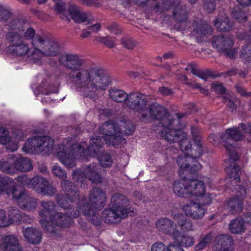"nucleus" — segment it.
Returning <instances> with one entry per match:
<instances>
[{
    "instance_id": "obj_29",
    "label": "nucleus",
    "mask_w": 251,
    "mask_h": 251,
    "mask_svg": "<svg viewBox=\"0 0 251 251\" xmlns=\"http://www.w3.org/2000/svg\"><path fill=\"white\" fill-rule=\"evenodd\" d=\"M173 218L183 232H189L194 230V226L192 221L187 218L182 213L173 215Z\"/></svg>"
},
{
    "instance_id": "obj_52",
    "label": "nucleus",
    "mask_w": 251,
    "mask_h": 251,
    "mask_svg": "<svg viewBox=\"0 0 251 251\" xmlns=\"http://www.w3.org/2000/svg\"><path fill=\"white\" fill-rule=\"evenodd\" d=\"M56 193V190L54 187L50 185L47 180V183L45 186L43 187L39 193L42 194L44 196L51 197Z\"/></svg>"
},
{
    "instance_id": "obj_45",
    "label": "nucleus",
    "mask_w": 251,
    "mask_h": 251,
    "mask_svg": "<svg viewBox=\"0 0 251 251\" xmlns=\"http://www.w3.org/2000/svg\"><path fill=\"white\" fill-rule=\"evenodd\" d=\"M8 42L11 43V46L18 45L24 43L23 39L19 33L16 32H9L6 34Z\"/></svg>"
},
{
    "instance_id": "obj_23",
    "label": "nucleus",
    "mask_w": 251,
    "mask_h": 251,
    "mask_svg": "<svg viewBox=\"0 0 251 251\" xmlns=\"http://www.w3.org/2000/svg\"><path fill=\"white\" fill-rule=\"evenodd\" d=\"M0 248L3 251H22L18 239L12 235L4 236L1 239Z\"/></svg>"
},
{
    "instance_id": "obj_64",
    "label": "nucleus",
    "mask_w": 251,
    "mask_h": 251,
    "mask_svg": "<svg viewBox=\"0 0 251 251\" xmlns=\"http://www.w3.org/2000/svg\"><path fill=\"white\" fill-rule=\"evenodd\" d=\"M151 251H169V246L166 247L161 242H157L152 245Z\"/></svg>"
},
{
    "instance_id": "obj_46",
    "label": "nucleus",
    "mask_w": 251,
    "mask_h": 251,
    "mask_svg": "<svg viewBox=\"0 0 251 251\" xmlns=\"http://www.w3.org/2000/svg\"><path fill=\"white\" fill-rule=\"evenodd\" d=\"M26 22L22 20L13 19L9 24V26L11 30L24 31L25 27Z\"/></svg>"
},
{
    "instance_id": "obj_42",
    "label": "nucleus",
    "mask_w": 251,
    "mask_h": 251,
    "mask_svg": "<svg viewBox=\"0 0 251 251\" xmlns=\"http://www.w3.org/2000/svg\"><path fill=\"white\" fill-rule=\"evenodd\" d=\"M14 160L10 159L7 161H0V170L5 173L13 174L15 173Z\"/></svg>"
},
{
    "instance_id": "obj_40",
    "label": "nucleus",
    "mask_w": 251,
    "mask_h": 251,
    "mask_svg": "<svg viewBox=\"0 0 251 251\" xmlns=\"http://www.w3.org/2000/svg\"><path fill=\"white\" fill-rule=\"evenodd\" d=\"M174 17L178 23L182 24L187 20V12L180 5L176 6L173 11Z\"/></svg>"
},
{
    "instance_id": "obj_55",
    "label": "nucleus",
    "mask_w": 251,
    "mask_h": 251,
    "mask_svg": "<svg viewBox=\"0 0 251 251\" xmlns=\"http://www.w3.org/2000/svg\"><path fill=\"white\" fill-rule=\"evenodd\" d=\"M9 131L4 127H0V143L6 145L10 141Z\"/></svg>"
},
{
    "instance_id": "obj_27",
    "label": "nucleus",
    "mask_w": 251,
    "mask_h": 251,
    "mask_svg": "<svg viewBox=\"0 0 251 251\" xmlns=\"http://www.w3.org/2000/svg\"><path fill=\"white\" fill-rule=\"evenodd\" d=\"M212 32V27L204 23L198 25L194 28L191 34L198 42H200L203 41V37L211 35Z\"/></svg>"
},
{
    "instance_id": "obj_62",
    "label": "nucleus",
    "mask_w": 251,
    "mask_h": 251,
    "mask_svg": "<svg viewBox=\"0 0 251 251\" xmlns=\"http://www.w3.org/2000/svg\"><path fill=\"white\" fill-rule=\"evenodd\" d=\"M211 89L213 91L221 94H225L226 91L223 84L219 82L212 84Z\"/></svg>"
},
{
    "instance_id": "obj_43",
    "label": "nucleus",
    "mask_w": 251,
    "mask_h": 251,
    "mask_svg": "<svg viewBox=\"0 0 251 251\" xmlns=\"http://www.w3.org/2000/svg\"><path fill=\"white\" fill-rule=\"evenodd\" d=\"M119 126L121 130L120 133L121 135L122 134L131 135L134 131V126L130 121H122Z\"/></svg>"
},
{
    "instance_id": "obj_15",
    "label": "nucleus",
    "mask_w": 251,
    "mask_h": 251,
    "mask_svg": "<svg viewBox=\"0 0 251 251\" xmlns=\"http://www.w3.org/2000/svg\"><path fill=\"white\" fill-rule=\"evenodd\" d=\"M13 198L17 201L19 206L22 209L27 211H32L36 208L37 202L36 199L25 191L18 192L13 189Z\"/></svg>"
},
{
    "instance_id": "obj_37",
    "label": "nucleus",
    "mask_w": 251,
    "mask_h": 251,
    "mask_svg": "<svg viewBox=\"0 0 251 251\" xmlns=\"http://www.w3.org/2000/svg\"><path fill=\"white\" fill-rule=\"evenodd\" d=\"M12 182V179L7 176H0V190L1 193L9 194L11 192L12 193L14 188L17 190L14 185H11Z\"/></svg>"
},
{
    "instance_id": "obj_53",
    "label": "nucleus",
    "mask_w": 251,
    "mask_h": 251,
    "mask_svg": "<svg viewBox=\"0 0 251 251\" xmlns=\"http://www.w3.org/2000/svg\"><path fill=\"white\" fill-rule=\"evenodd\" d=\"M66 9V5L64 2L62 1V0L59 2H57L55 4V9L57 12L59 14H62V15L61 17V18L62 20H66L68 22H70L71 20L70 19L66 16L65 13Z\"/></svg>"
},
{
    "instance_id": "obj_60",
    "label": "nucleus",
    "mask_w": 251,
    "mask_h": 251,
    "mask_svg": "<svg viewBox=\"0 0 251 251\" xmlns=\"http://www.w3.org/2000/svg\"><path fill=\"white\" fill-rule=\"evenodd\" d=\"M10 12L7 9L0 6V22H6L10 17Z\"/></svg>"
},
{
    "instance_id": "obj_35",
    "label": "nucleus",
    "mask_w": 251,
    "mask_h": 251,
    "mask_svg": "<svg viewBox=\"0 0 251 251\" xmlns=\"http://www.w3.org/2000/svg\"><path fill=\"white\" fill-rule=\"evenodd\" d=\"M230 231L233 234H241L245 230L244 221L242 218H237L231 221L229 225Z\"/></svg>"
},
{
    "instance_id": "obj_6",
    "label": "nucleus",
    "mask_w": 251,
    "mask_h": 251,
    "mask_svg": "<svg viewBox=\"0 0 251 251\" xmlns=\"http://www.w3.org/2000/svg\"><path fill=\"white\" fill-rule=\"evenodd\" d=\"M191 132L196 149L194 153L192 152V156L185 154L178 157L177 163L180 168L179 173H181V171H186L193 174L198 171L201 168V165L196 159L202 154L201 136L199 132L195 127H192L191 128Z\"/></svg>"
},
{
    "instance_id": "obj_21",
    "label": "nucleus",
    "mask_w": 251,
    "mask_h": 251,
    "mask_svg": "<svg viewBox=\"0 0 251 251\" xmlns=\"http://www.w3.org/2000/svg\"><path fill=\"white\" fill-rule=\"evenodd\" d=\"M156 227L160 232L169 234L173 238L174 233L178 231L176 229V225L173 221L167 218H162L158 220L156 222Z\"/></svg>"
},
{
    "instance_id": "obj_9",
    "label": "nucleus",
    "mask_w": 251,
    "mask_h": 251,
    "mask_svg": "<svg viewBox=\"0 0 251 251\" xmlns=\"http://www.w3.org/2000/svg\"><path fill=\"white\" fill-rule=\"evenodd\" d=\"M100 132L106 136L103 140L107 144L118 146L125 141L121 135L120 126L115 122L109 120L103 123L99 128Z\"/></svg>"
},
{
    "instance_id": "obj_20",
    "label": "nucleus",
    "mask_w": 251,
    "mask_h": 251,
    "mask_svg": "<svg viewBox=\"0 0 251 251\" xmlns=\"http://www.w3.org/2000/svg\"><path fill=\"white\" fill-rule=\"evenodd\" d=\"M234 241L229 235H217L214 240L216 251H233L232 245Z\"/></svg>"
},
{
    "instance_id": "obj_13",
    "label": "nucleus",
    "mask_w": 251,
    "mask_h": 251,
    "mask_svg": "<svg viewBox=\"0 0 251 251\" xmlns=\"http://www.w3.org/2000/svg\"><path fill=\"white\" fill-rule=\"evenodd\" d=\"M79 210H68L67 212H55L49 217L50 222L54 225L60 227H68L73 223L72 218H76L79 216Z\"/></svg>"
},
{
    "instance_id": "obj_2",
    "label": "nucleus",
    "mask_w": 251,
    "mask_h": 251,
    "mask_svg": "<svg viewBox=\"0 0 251 251\" xmlns=\"http://www.w3.org/2000/svg\"><path fill=\"white\" fill-rule=\"evenodd\" d=\"M75 136L72 135L63 140L62 144L55 147V153L59 161L67 168H71L75 166V159H85L87 157L86 153L90 156H99L104 151L103 138L96 136L92 138L89 145L85 150L86 143H76Z\"/></svg>"
},
{
    "instance_id": "obj_31",
    "label": "nucleus",
    "mask_w": 251,
    "mask_h": 251,
    "mask_svg": "<svg viewBox=\"0 0 251 251\" xmlns=\"http://www.w3.org/2000/svg\"><path fill=\"white\" fill-rule=\"evenodd\" d=\"M177 246L188 247L192 246L194 244L193 237L188 235H182L178 230L174 234L173 237Z\"/></svg>"
},
{
    "instance_id": "obj_39",
    "label": "nucleus",
    "mask_w": 251,
    "mask_h": 251,
    "mask_svg": "<svg viewBox=\"0 0 251 251\" xmlns=\"http://www.w3.org/2000/svg\"><path fill=\"white\" fill-rule=\"evenodd\" d=\"M47 183V180L46 178L37 176L31 178L30 187L39 193Z\"/></svg>"
},
{
    "instance_id": "obj_14",
    "label": "nucleus",
    "mask_w": 251,
    "mask_h": 251,
    "mask_svg": "<svg viewBox=\"0 0 251 251\" xmlns=\"http://www.w3.org/2000/svg\"><path fill=\"white\" fill-rule=\"evenodd\" d=\"M237 189L238 194L227 201L224 206V208L232 214H235L242 211L243 199L246 194L245 189L242 186H238Z\"/></svg>"
},
{
    "instance_id": "obj_8",
    "label": "nucleus",
    "mask_w": 251,
    "mask_h": 251,
    "mask_svg": "<svg viewBox=\"0 0 251 251\" xmlns=\"http://www.w3.org/2000/svg\"><path fill=\"white\" fill-rule=\"evenodd\" d=\"M53 141L48 136H37L28 139L23 147V150L27 152H42L49 154L53 148Z\"/></svg>"
},
{
    "instance_id": "obj_34",
    "label": "nucleus",
    "mask_w": 251,
    "mask_h": 251,
    "mask_svg": "<svg viewBox=\"0 0 251 251\" xmlns=\"http://www.w3.org/2000/svg\"><path fill=\"white\" fill-rule=\"evenodd\" d=\"M41 205L43 208L39 213V216L41 218L47 219L49 216L52 214H54L56 206L53 201H42Z\"/></svg>"
},
{
    "instance_id": "obj_61",
    "label": "nucleus",
    "mask_w": 251,
    "mask_h": 251,
    "mask_svg": "<svg viewBox=\"0 0 251 251\" xmlns=\"http://www.w3.org/2000/svg\"><path fill=\"white\" fill-rule=\"evenodd\" d=\"M168 120L169 121V122L167 125H165L164 123H162L161 122H159L158 127L160 129L158 128V130H160V134L161 136V132L166 128H168V129H170V130H177L176 129H174V128L172 126L175 122V120H172V119H168Z\"/></svg>"
},
{
    "instance_id": "obj_5",
    "label": "nucleus",
    "mask_w": 251,
    "mask_h": 251,
    "mask_svg": "<svg viewBox=\"0 0 251 251\" xmlns=\"http://www.w3.org/2000/svg\"><path fill=\"white\" fill-rule=\"evenodd\" d=\"M106 194L98 188H94L89 196V201L83 198L79 201L77 206L79 211L95 226L100 225L101 222L98 210L103 208L106 203Z\"/></svg>"
},
{
    "instance_id": "obj_24",
    "label": "nucleus",
    "mask_w": 251,
    "mask_h": 251,
    "mask_svg": "<svg viewBox=\"0 0 251 251\" xmlns=\"http://www.w3.org/2000/svg\"><path fill=\"white\" fill-rule=\"evenodd\" d=\"M101 171V169L97 163L91 164L85 169L86 177L95 184L102 182V177L100 174Z\"/></svg>"
},
{
    "instance_id": "obj_50",
    "label": "nucleus",
    "mask_w": 251,
    "mask_h": 251,
    "mask_svg": "<svg viewBox=\"0 0 251 251\" xmlns=\"http://www.w3.org/2000/svg\"><path fill=\"white\" fill-rule=\"evenodd\" d=\"M72 177L74 181L79 183H83L87 178L85 173H84L82 170L79 169L73 171Z\"/></svg>"
},
{
    "instance_id": "obj_44",
    "label": "nucleus",
    "mask_w": 251,
    "mask_h": 251,
    "mask_svg": "<svg viewBox=\"0 0 251 251\" xmlns=\"http://www.w3.org/2000/svg\"><path fill=\"white\" fill-rule=\"evenodd\" d=\"M56 201L59 206L63 209L68 210V211L69 210L70 211H73V209H72V207L70 203L73 201H70L67 197V195L64 196L57 194L56 195Z\"/></svg>"
},
{
    "instance_id": "obj_11",
    "label": "nucleus",
    "mask_w": 251,
    "mask_h": 251,
    "mask_svg": "<svg viewBox=\"0 0 251 251\" xmlns=\"http://www.w3.org/2000/svg\"><path fill=\"white\" fill-rule=\"evenodd\" d=\"M125 6H129L132 1L138 6H143L147 2L151 5L152 10L155 13H162L169 9L172 5L177 4L180 0H162L161 4L157 0H120Z\"/></svg>"
},
{
    "instance_id": "obj_26",
    "label": "nucleus",
    "mask_w": 251,
    "mask_h": 251,
    "mask_svg": "<svg viewBox=\"0 0 251 251\" xmlns=\"http://www.w3.org/2000/svg\"><path fill=\"white\" fill-rule=\"evenodd\" d=\"M23 233L26 240L33 245L39 244L42 238V234L36 228L27 227L23 229Z\"/></svg>"
},
{
    "instance_id": "obj_41",
    "label": "nucleus",
    "mask_w": 251,
    "mask_h": 251,
    "mask_svg": "<svg viewBox=\"0 0 251 251\" xmlns=\"http://www.w3.org/2000/svg\"><path fill=\"white\" fill-rule=\"evenodd\" d=\"M222 98L223 99V102L226 104L231 112L236 110L237 105L236 104V102L240 101L239 99L236 97H233L228 94H226L225 96H222Z\"/></svg>"
},
{
    "instance_id": "obj_51",
    "label": "nucleus",
    "mask_w": 251,
    "mask_h": 251,
    "mask_svg": "<svg viewBox=\"0 0 251 251\" xmlns=\"http://www.w3.org/2000/svg\"><path fill=\"white\" fill-rule=\"evenodd\" d=\"M9 220L13 222H18L22 220V216L19 210L16 208H12L8 213Z\"/></svg>"
},
{
    "instance_id": "obj_33",
    "label": "nucleus",
    "mask_w": 251,
    "mask_h": 251,
    "mask_svg": "<svg viewBox=\"0 0 251 251\" xmlns=\"http://www.w3.org/2000/svg\"><path fill=\"white\" fill-rule=\"evenodd\" d=\"M15 173L17 171L27 172L32 169V165L30 160L25 157H20L19 159L14 160Z\"/></svg>"
},
{
    "instance_id": "obj_12",
    "label": "nucleus",
    "mask_w": 251,
    "mask_h": 251,
    "mask_svg": "<svg viewBox=\"0 0 251 251\" xmlns=\"http://www.w3.org/2000/svg\"><path fill=\"white\" fill-rule=\"evenodd\" d=\"M163 138L170 143L179 142V147L182 151H186L191 148L190 142L187 138V135L180 130H172L166 128L161 132Z\"/></svg>"
},
{
    "instance_id": "obj_22",
    "label": "nucleus",
    "mask_w": 251,
    "mask_h": 251,
    "mask_svg": "<svg viewBox=\"0 0 251 251\" xmlns=\"http://www.w3.org/2000/svg\"><path fill=\"white\" fill-rule=\"evenodd\" d=\"M68 11L75 23H81L87 22L88 20V14L74 3L69 4Z\"/></svg>"
},
{
    "instance_id": "obj_36",
    "label": "nucleus",
    "mask_w": 251,
    "mask_h": 251,
    "mask_svg": "<svg viewBox=\"0 0 251 251\" xmlns=\"http://www.w3.org/2000/svg\"><path fill=\"white\" fill-rule=\"evenodd\" d=\"M109 93L110 97L113 100L117 102H124L126 104L128 94L124 91L120 89H111L109 91Z\"/></svg>"
},
{
    "instance_id": "obj_16",
    "label": "nucleus",
    "mask_w": 251,
    "mask_h": 251,
    "mask_svg": "<svg viewBox=\"0 0 251 251\" xmlns=\"http://www.w3.org/2000/svg\"><path fill=\"white\" fill-rule=\"evenodd\" d=\"M209 178L203 177L202 180L198 179H187V197H200L205 192V184H210Z\"/></svg>"
},
{
    "instance_id": "obj_48",
    "label": "nucleus",
    "mask_w": 251,
    "mask_h": 251,
    "mask_svg": "<svg viewBox=\"0 0 251 251\" xmlns=\"http://www.w3.org/2000/svg\"><path fill=\"white\" fill-rule=\"evenodd\" d=\"M240 56L246 61H251V41L243 46L240 51Z\"/></svg>"
},
{
    "instance_id": "obj_30",
    "label": "nucleus",
    "mask_w": 251,
    "mask_h": 251,
    "mask_svg": "<svg viewBox=\"0 0 251 251\" xmlns=\"http://www.w3.org/2000/svg\"><path fill=\"white\" fill-rule=\"evenodd\" d=\"M214 25L217 30L222 32L229 31L232 26V23L224 13L219 15L218 17L214 21Z\"/></svg>"
},
{
    "instance_id": "obj_7",
    "label": "nucleus",
    "mask_w": 251,
    "mask_h": 251,
    "mask_svg": "<svg viewBox=\"0 0 251 251\" xmlns=\"http://www.w3.org/2000/svg\"><path fill=\"white\" fill-rule=\"evenodd\" d=\"M35 50L29 53V58L34 63L41 65L44 56L55 57L61 52V48L58 43L50 40L46 35L38 37L34 41Z\"/></svg>"
},
{
    "instance_id": "obj_28",
    "label": "nucleus",
    "mask_w": 251,
    "mask_h": 251,
    "mask_svg": "<svg viewBox=\"0 0 251 251\" xmlns=\"http://www.w3.org/2000/svg\"><path fill=\"white\" fill-rule=\"evenodd\" d=\"M9 50L11 54L14 56H26L29 61L33 63V61L29 58V53L33 51V48L31 47L29 48L28 45L24 43V42L18 45L11 46Z\"/></svg>"
},
{
    "instance_id": "obj_57",
    "label": "nucleus",
    "mask_w": 251,
    "mask_h": 251,
    "mask_svg": "<svg viewBox=\"0 0 251 251\" xmlns=\"http://www.w3.org/2000/svg\"><path fill=\"white\" fill-rule=\"evenodd\" d=\"M10 224H11V221L6 218L4 210L0 209V227H6Z\"/></svg>"
},
{
    "instance_id": "obj_18",
    "label": "nucleus",
    "mask_w": 251,
    "mask_h": 251,
    "mask_svg": "<svg viewBox=\"0 0 251 251\" xmlns=\"http://www.w3.org/2000/svg\"><path fill=\"white\" fill-rule=\"evenodd\" d=\"M182 209L186 215L194 220L201 219L206 212L204 207L194 201H191L189 203L184 205Z\"/></svg>"
},
{
    "instance_id": "obj_59",
    "label": "nucleus",
    "mask_w": 251,
    "mask_h": 251,
    "mask_svg": "<svg viewBox=\"0 0 251 251\" xmlns=\"http://www.w3.org/2000/svg\"><path fill=\"white\" fill-rule=\"evenodd\" d=\"M121 43L125 48L129 50H132L136 46L135 41L132 39L128 38H122Z\"/></svg>"
},
{
    "instance_id": "obj_54",
    "label": "nucleus",
    "mask_w": 251,
    "mask_h": 251,
    "mask_svg": "<svg viewBox=\"0 0 251 251\" xmlns=\"http://www.w3.org/2000/svg\"><path fill=\"white\" fill-rule=\"evenodd\" d=\"M53 174L60 179H64L67 177V173L61 167L55 165L53 166L51 169Z\"/></svg>"
},
{
    "instance_id": "obj_63",
    "label": "nucleus",
    "mask_w": 251,
    "mask_h": 251,
    "mask_svg": "<svg viewBox=\"0 0 251 251\" xmlns=\"http://www.w3.org/2000/svg\"><path fill=\"white\" fill-rule=\"evenodd\" d=\"M216 0H205L204 3V8L208 13L213 12L215 9Z\"/></svg>"
},
{
    "instance_id": "obj_4",
    "label": "nucleus",
    "mask_w": 251,
    "mask_h": 251,
    "mask_svg": "<svg viewBox=\"0 0 251 251\" xmlns=\"http://www.w3.org/2000/svg\"><path fill=\"white\" fill-rule=\"evenodd\" d=\"M146 97L139 92H131L128 94L126 101V105L130 109L141 112V118L143 121L150 122L151 120H162L168 115L166 109L161 105L154 103L146 106Z\"/></svg>"
},
{
    "instance_id": "obj_49",
    "label": "nucleus",
    "mask_w": 251,
    "mask_h": 251,
    "mask_svg": "<svg viewBox=\"0 0 251 251\" xmlns=\"http://www.w3.org/2000/svg\"><path fill=\"white\" fill-rule=\"evenodd\" d=\"M232 14L236 19L241 22H245L247 19L246 10L240 7H235L232 12Z\"/></svg>"
},
{
    "instance_id": "obj_10",
    "label": "nucleus",
    "mask_w": 251,
    "mask_h": 251,
    "mask_svg": "<svg viewBox=\"0 0 251 251\" xmlns=\"http://www.w3.org/2000/svg\"><path fill=\"white\" fill-rule=\"evenodd\" d=\"M212 47L220 53L230 58H234L237 52L236 50L232 48L233 40L232 36L222 35L214 36L212 39Z\"/></svg>"
},
{
    "instance_id": "obj_38",
    "label": "nucleus",
    "mask_w": 251,
    "mask_h": 251,
    "mask_svg": "<svg viewBox=\"0 0 251 251\" xmlns=\"http://www.w3.org/2000/svg\"><path fill=\"white\" fill-rule=\"evenodd\" d=\"M25 27V31L24 34V38L25 40H30L31 47L33 48V50H35V47L33 44L34 41L36 40L38 37H43L45 34H36L35 30L32 27H28V24L27 23H26Z\"/></svg>"
},
{
    "instance_id": "obj_25",
    "label": "nucleus",
    "mask_w": 251,
    "mask_h": 251,
    "mask_svg": "<svg viewBox=\"0 0 251 251\" xmlns=\"http://www.w3.org/2000/svg\"><path fill=\"white\" fill-rule=\"evenodd\" d=\"M62 190L66 193L67 197L71 201H75L78 199L79 192L74 183L65 178L60 182Z\"/></svg>"
},
{
    "instance_id": "obj_32",
    "label": "nucleus",
    "mask_w": 251,
    "mask_h": 251,
    "mask_svg": "<svg viewBox=\"0 0 251 251\" xmlns=\"http://www.w3.org/2000/svg\"><path fill=\"white\" fill-rule=\"evenodd\" d=\"M187 179L176 181L173 185L174 193L180 197H187Z\"/></svg>"
},
{
    "instance_id": "obj_3",
    "label": "nucleus",
    "mask_w": 251,
    "mask_h": 251,
    "mask_svg": "<svg viewBox=\"0 0 251 251\" xmlns=\"http://www.w3.org/2000/svg\"><path fill=\"white\" fill-rule=\"evenodd\" d=\"M247 136V140L251 141V125L240 124L238 127L229 128L220 137L227 151L229 158L225 160V170L232 181L235 182L240 181L241 173L240 167L235 162L239 159L237 153L234 151V141L243 140Z\"/></svg>"
},
{
    "instance_id": "obj_17",
    "label": "nucleus",
    "mask_w": 251,
    "mask_h": 251,
    "mask_svg": "<svg viewBox=\"0 0 251 251\" xmlns=\"http://www.w3.org/2000/svg\"><path fill=\"white\" fill-rule=\"evenodd\" d=\"M129 201L124 195L116 193L112 195L111 198L110 206L115 209H117L126 215L133 212L130 208H128Z\"/></svg>"
},
{
    "instance_id": "obj_19",
    "label": "nucleus",
    "mask_w": 251,
    "mask_h": 251,
    "mask_svg": "<svg viewBox=\"0 0 251 251\" xmlns=\"http://www.w3.org/2000/svg\"><path fill=\"white\" fill-rule=\"evenodd\" d=\"M101 216L105 223L115 224L120 222L122 219L126 217L127 216L120 211L115 209L110 205L109 208H106L103 210Z\"/></svg>"
},
{
    "instance_id": "obj_58",
    "label": "nucleus",
    "mask_w": 251,
    "mask_h": 251,
    "mask_svg": "<svg viewBox=\"0 0 251 251\" xmlns=\"http://www.w3.org/2000/svg\"><path fill=\"white\" fill-rule=\"evenodd\" d=\"M47 219L41 218L40 220V223L42 226L49 233H54L56 232L55 227L52 225L49 224L47 220Z\"/></svg>"
},
{
    "instance_id": "obj_47",
    "label": "nucleus",
    "mask_w": 251,
    "mask_h": 251,
    "mask_svg": "<svg viewBox=\"0 0 251 251\" xmlns=\"http://www.w3.org/2000/svg\"><path fill=\"white\" fill-rule=\"evenodd\" d=\"M99 158L100 165L104 168L110 167L113 164V160L111 156L108 153H101L99 156H97Z\"/></svg>"
},
{
    "instance_id": "obj_56",
    "label": "nucleus",
    "mask_w": 251,
    "mask_h": 251,
    "mask_svg": "<svg viewBox=\"0 0 251 251\" xmlns=\"http://www.w3.org/2000/svg\"><path fill=\"white\" fill-rule=\"evenodd\" d=\"M198 197L199 199L197 203L202 207L204 205L209 204L211 202L213 198L211 195L208 193L205 194V193L202 195Z\"/></svg>"
},
{
    "instance_id": "obj_1",
    "label": "nucleus",
    "mask_w": 251,
    "mask_h": 251,
    "mask_svg": "<svg viewBox=\"0 0 251 251\" xmlns=\"http://www.w3.org/2000/svg\"><path fill=\"white\" fill-rule=\"evenodd\" d=\"M60 63L70 70L67 79L75 87L79 89L85 97L95 98L99 91L106 89L110 83L109 77L97 67L84 65L85 61L77 54L65 53Z\"/></svg>"
}]
</instances>
